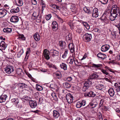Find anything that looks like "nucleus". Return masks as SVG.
<instances>
[{
  "mask_svg": "<svg viewBox=\"0 0 120 120\" xmlns=\"http://www.w3.org/2000/svg\"><path fill=\"white\" fill-rule=\"evenodd\" d=\"M110 47V46L109 45H103L101 48V50L103 52H105L109 49Z\"/></svg>",
  "mask_w": 120,
  "mask_h": 120,
  "instance_id": "13",
  "label": "nucleus"
},
{
  "mask_svg": "<svg viewBox=\"0 0 120 120\" xmlns=\"http://www.w3.org/2000/svg\"><path fill=\"white\" fill-rule=\"evenodd\" d=\"M66 99L68 103H71L73 102V97L71 94L68 93L66 95Z\"/></svg>",
  "mask_w": 120,
  "mask_h": 120,
  "instance_id": "5",
  "label": "nucleus"
},
{
  "mask_svg": "<svg viewBox=\"0 0 120 120\" xmlns=\"http://www.w3.org/2000/svg\"><path fill=\"white\" fill-rule=\"evenodd\" d=\"M76 31L79 34H80L82 32V29L80 28H79Z\"/></svg>",
  "mask_w": 120,
  "mask_h": 120,
  "instance_id": "60",
  "label": "nucleus"
},
{
  "mask_svg": "<svg viewBox=\"0 0 120 120\" xmlns=\"http://www.w3.org/2000/svg\"><path fill=\"white\" fill-rule=\"evenodd\" d=\"M41 70L43 72H46L47 71V69H45V68H41Z\"/></svg>",
  "mask_w": 120,
  "mask_h": 120,
  "instance_id": "62",
  "label": "nucleus"
},
{
  "mask_svg": "<svg viewBox=\"0 0 120 120\" xmlns=\"http://www.w3.org/2000/svg\"><path fill=\"white\" fill-rule=\"evenodd\" d=\"M68 37L69 38L68 39L69 40H70L71 39V34H69L68 35Z\"/></svg>",
  "mask_w": 120,
  "mask_h": 120,
  "instance_id": "64",
  "label": "nucleus"
},
{
  "mask_svg": "<svg viewBox=\"0 0 120 120\" xmlns=\"http://www.w3.org/2000/svg\"><path fill=\"white\" fill-rule=\"evenodd\" d=\"M116 18L112 16L111 15H110L109 16V19H110L111 21H112L114 20Z\"/></svg>",
  "mask_w": 120,
  "mask_h": 120,
  "instance_id": "53",
  "label": "nucleus"
},
{
  "mask_svg": "<svg viewBox=\"0 0 120 120\" xmlns=\"http://www.w3.org/2000/svg\"><path fill=\"white\" fill-rule=\"evenodd\" d=\"M99 0L102 4H106L108 1V0Z\"/></svg>",
  "mask_w": 120,
  "mask_h": 120,
  "instance_id": "47",
  "label": "nucleus"
},
{
  "mask_svg": "<svg viewBox=\"0 0 120 120\" xmlns=\"http://www.w3.org/2000/svg\"><path fill=\"white\" fill-rule=\"evenodd\" d=\"M7 96L6 95L2 94L0 97V103L4 102L6 100Z\"/></svg>",
  "mask_w": 120,
  "mask_h": 120,
  "instance_id": "19",
  "label": "nucleus"
},
{
  "mask_svg": "<svg viewBox=\"0 0 120 120\" xmlns=\"http://www.w3.org/2000/svg\"><path fill=\"white\" fill-rule=\"evenodd\" d=\"M68 47L71 53H73L75 51L74 46L73 43H71L68 45Z\"/></svg>",
  "mask_w": 120,
  "mask_h": 120,
  "instance_id": "18",
  "label": "nucleus"
},
{
  "mask_svg": "<svg viewBox=\"0 0 120 120\" xmlns=\"http://www.w3.org/2000/svg\"><path fill=\"white\" fill-rule=\"evenodd\" d=\"M98 120H103L102 115L101 114L98 115Z\"/></svg>",
  "mask_w": 120,
  "mask_h": 120,
  "instance_id": "56",
  "label": "nucleus"
},
{
  "mask_svg": "<svg viewBox=\"0 0 120 120\" xmlns=\"http://www.w3.org/2000/svg\"><path fill=\"white\" fill-rule=\"evenodd\" d=\"M108 93L111 97H113L114 95L115 92L112 88H110L108 90Z\"/></svg>",
  "mask_w": 120,
  "mask_h": 120,
  "instance_id": "25",
  "label": "nucleus"
},
{
  "mask_svg": "<svg viewBox=\"0 0 120 120\" xmlns=\"http://www.w3.org/2000/svg\"><path fill=\"white\" fill-rule=\"evenodd\" d=\"M3 31L4 33H10L12 31V29L11 28H5L3 29Z\"/></svg>",
  "mask_w": 120,
  "mask_h": 120,
  "instance_id": "33",
  "label": "nucleus"
},
{
  "mask_svg": "<svg viewBox=\"0 0 120 120\" xmlns=\"http://www.w3.org/2000/svg\"><path fill=\"white\" fill-rule=\"evenodd\" d=\"M86 104V101L84 100L80 101L77 102L76 106L77 108H79L84 106Z\"/></svg>",
  "mask_w": 120,
  "mask_h": 120,
  "instance_id": "6",
  "label": "nucleus"
},
{
  "mask_svg": "<svg viewBox=\"0 0 120 120\" xmlns=\"http://www.w3.org/2000/svg\"><path fill=\"white\" fill-rule=\"evenodd\" d=\"M52 27L53 30L54 31H56L58 29V25L56 22L55 21L52 23Z\"/></svg>",
  "mask_w": 120,
  "mask_h": 120,
  "instance_id": "16",
  "label": "nucleus"
},
{
  "mask_svg": "<svg viewBox=\"0 0 120 120\" xmlns=\"http://www.w3.org/2000/svg\"><path fill=\"white\" fill-rule=\"evenodd\" d=\"M7 12V11L5 9H0V18L4 17L6 15Z\"/></svg>",
  "mask_w": 120,
  "mask_h": 120,
  "instance_id": "14",
  "label": "nucleus"
},
{
  "mask_svg": "<svg viewBox=\"0 0 120 120\" xmlns=\"http://www.w3.org/2000/svg\"><path fill=\"white\" fill-rule=\"evenodd\" d=\"M46 64L47 65L48 67L49 68H56L55 66L54 65L50 63V62H46Z\"/></svg>",
  "mask_w": 120,
  "mask_h": 120,
  "instance_id": "35",
  "label": "nucleus"
},
{
  "mask_svg": "<svg viewBox=\"0 0 120 120\" xmlns=\"http://www.w3.org/2000/svg\"><path fill=\"white\" fill-rule=\"evenodd\" d=\"M36 89L38 91H41L43 89V88L42 86L38 84H37L36 85Z\"/></svg>",
  "mask_w": 120,
  "mask_h": 120,
  "instance_id": "40",
  "label": "nucleus"
},
{
  "mask_svg": "<svg viewBox=\"0 0 120 120\" xmlns=\"http://www.w3.org/2000/svg\"><path fill=\"white\" fill-rule=\"evenodd\" d=\"M23 53V49H21L20 50L19 52H18L17 54V57H18L19 58L22 55Z\"/></svg>",
  "mask_w": 120,
  "mask_h": 120,
  "instance_id": "42",
  "label": "nucleus"
},
{
  "mask_svg": "<svg viewBox=\"0 0 120 120\" xmlns=\"http://www.w3.org/2000/svg\"><path fill=\"white\" fill-rule=\"evenodd\" d=\"M20 84H21L20 87L22 89L26 90L28 87V86L24 83H20Z\"/></svg>",
  "mask_w": 120,
  "mask_h": 120,
  "instance_id": "28",
  "label": "nucleus"
},
{
  "mask_svg": "<svg viewBox=\"0 0 120 120\" xmlns=\"http://www.w3.org/2000/svg\"><path fill=\"white\" fill-rule=\"evenodd\" d=\"M19 11V8L16 6H13L12 7V9L11 10L10 12L12 13H18Z\"/></svg>",
  "mask_w": 120,
  "mask_h": 120,
  "instance_id": "10",
  "label": "nucleus"
},
{
  "mask_svg": "<svg viewBox=\"0 0 120 120\" xmlns=\"http://www.w3.org/2000/svg\"><path fill=\"white\" fill-rule=\"evenodd\" d=\"M90 79H88L85 82L84 84V86L82 88V90L83 91L85 92L86 90L90 89V87L92 85V82L90 80Z\"/></svg>",
  "mask_w": 120,
  "mask_h": 120,
  "instance_id": "1",
  "label": "nucleus"
},
{
  "mask_svg": "<svg viewBox=\"0 0 120 120\" xmlns=\"http://www.w3.org/2000/svg\"><path fill=\"white\" fill-rule=\"evenodd\" d=\"M10 21L12 22L15 23L19 21V18L16 16H12L10 19Z\"/></svg>",
  "mask_w": 120,
  "mask_h": 120,
  "instance_id": "20",
  "label": "nucleus"
},
{
  "mask_svg": "<svg viewBox=\"0 0 120 120\" xmlns=\"http://www.w3.org/2000/svg\"><path fill=\"white\" fill-rule=\"evenodd\" d=\"M101 72L104 74H105L107 75H109V74L108 73L107 71L106 70H104L103 69H102L101 70Z\"/></svg>",
  "mask_w": 120,
  "mask_h": 120,
  "instance_id": "48",
  "label": "nucleus"
},
{
  "mask_svg": "<svg viewBox=\"0 0 120 120\" xmlns=\"http://www.w3.org/2000/svg\"><path fill=\"white\" fill-rule=\"evenodd\" d=\"M60 67L64 71L66 70L67 69V66L66 64L64 63H62L60 64Z\"/></svg>",
  "mask_w": 120,
  "mask_h": 120,
  "instance_id": "29",
  "label": "nucleus"
},
{
  "mask_svg": "<svg viewBox=\"0 0 120 120\" xmlns=\"http://www.w3.org/2000/svg\"><path fill=\"white\" fill-rule=\"evenodd\" d=\"M19 34V38L21 39L22 40H25V38L24 37V35L23 34Z\"/></svg>",
  "mask_w": 120,
  "mask_h": 120,
  "instance_id": "46",
  "label": "nucleus"
},
{
  "mask_svg": "<svg viewBox=\"0 0 120 120\" xmlns=\"http://www.w3.org/2000/svg\"><path fill=\"white\" fill-rule=\"evenodd\" d=\"M92 16L93 17L97 18L98 17L99 14L98 13V10L96 8H95L92 10Z\"/></svg>",
  "mask_w": 120,
  "mask_h": 120,
  "instance_id": "9",
  "label": "nucleus"
},
{
  "mask_svg": "<svg viewBox=\"0 0 120 120\" xmlns=\"http://www.w3.org/2000/svg\"><path fill=\"white\" fill-rule=\"evenodd\" d=\"M75 57H74L73 55L71 57H69L67 60V63L71 64H72L73 63H74L75 64H76L75 59Z\"/></svg>",
  "mask_w": 120,
  "mask_h": 120,
  "instance_id": "8",
  "label": "nucleus"
},
{
  "mask_svg": "<svg viewBox=\"0 0 120 120\" xmlns=\"http://www.w3.org/2000/svg\"><path fill=\"white\" fill-rule=\"evenodd\" d=\"M42 5V8L41 10L42 11L41 12V14H42L43 13V11L44 10V8H45V4H44Z\"/></svg>",
  "mask_w": 120,
  "mask_h": 120,
  "instance_id": "58",
  "label": "nucleus"
},
{
  "mask_svg": "<svg viewBox=\"0 0 120 120\" xmlns=\"http://www.w3.org/2000/svg\"><path fill=\"white\" fill-rule=\"evenodd\" d=\"M106 18L105 15H103L100 18V19L101 20L103 21L106 19Z\"/></svg>",
  "mask_w": 120,
  "mask_h": 120,
  "instance_id": "55",
  "label": "nucleus"
},
{
  "mask_svg": "<svg viewBox=\"0 0 120 120\" xmlns=\"http://www.w3.org/2000/svg\"><path fill=\"white\" fill-rule=\"evenodd\" d=\"M93 67L94 68H99L102 65L101 64H93Z\"/></svg>",
  "mask_w": 120,
  "mask_h": 120,
  "instance_id": "51",
  "label": "nucleus"
},
{
  "mask_svg": "<svg viewBox=\"0 0 120 120\" xmlns=\"http://www.w3.org/2000/svg\"><path fill=\"white\" fill-rule=\"evenodd\" d=\"M94 31L96 32H99V29L98 28H95L94 30Z\"/></svg>",
  "mask_w": 120,
  "mask_h": 120,
  "instance_id": "61",
  "label": "nucleus"
},
{
  "mask_svg": "<svg viewBox=\"0 0 120 120\" xmlns=\"http://www.w3.org/2000/svg\"><path fill=\"white\" fill-rule=\"evenodd\" d=\"M90 105L92 107L91 108H94L97 105V103L96 104H94L93 103H91Z\"/></svg>",
  "mask_w": 120,
  "mask_h": 120,
  "instance_id": "52",
  "label": "nucleus"
},
{
  "mask_svg": "<svg viewBox=\"0 0 120 120\" xmlns=\"http://www.w3.org/2000/svg\"><path fill=\"white\" fill-rule=\"evenodd\" d=\"M52 56L54 57H58L59 55V52L56 50H52Z\"/></svg>",
  "mask_w": 120,
  "mask_h": 120,
  "instance_id": "26",
  "label": "nucleus"
},
{
  "mask_svg": "<svg viewBox=\"0 0 120 120\" xmlns=\"http://www.w3.org/2000/svg\"><path fill=\"white\" fill-rule=\"evenodd\" d=\"M114 86L117 92V94L120 96V84L118 83H115Z\"/></svg>",
  "mask_w": 120,
  "mask_h": 120,
  "instance_id": "12",
  "label": "nucleus"
},
{
  "mask_svg": "<svg viewBox=\"0 0 120 120\" xmlns=\"http://www.w3.org/2000/svg\"><path fill=\"white\" fill-rule=\"evenodd\" d=\"M68 52V50L67 49H65L64 50V53L62 55V57L63 58H65L67 56Z\"/></svg>",
  "mask_w": 120,
  "mask_h": 120,
  "instance_id": "37",
  "label": "nucleus"
},
{
  "mask_svg": "<svg viewBox=\"0 0 120 120\" xmlns=\"http://www.w3.org/2000/svg\"><path fill=\"white\" fill-rule=\"evenodd\" d=\"M11 102L14 104L17 105L19 102V100L18 98H13L11 99Z\"/></svg>",
  "mask_w": 120,
  "mask_h": 120,
  "instance_id": "34",
  "label": "nucleus"
},
{
  "mask_svg": "<svg viewBox=\"0 0 120 120\" xmlns=\"http://www.w3.org/2000/svg\"><path fill=\"white\" fill-rule=\"evenodd\" d=\"M56 75L57 78L58 79H60L61 78V75L60 73V72H59V73L56 72Z\"/></svg>",
  "mask_w": 120,
  "mask_h": 120,
  "instance_id": "44",
  "label": "nucleus"
},
{
  "mask_svg": "<svg viewBox=\"0 0 120 120\" xmlns=\"http://www.w3.org/2000/svg\"><path fill=\"white\" fill-rule=\"evenodd\" d=\"M30 48H28L27 49V51L26 52V56L28 57L29 55H28V54L30 53Z\"/></svg>",
  "mask_w": 120,
  "mask_h": 120,
  "instance_id": "50",
  "label": "nucleus"
},
{
  "mask_svg": "<svg viewBox=\"0 0 120 120\" xmlns=\"http://www.w3.org/2000/svg\"><path fill=\"white\" fill-rule=\"evenodd\" d=\"M70 8L72 12H74L76 9L75 5L74 4H72L71 5Z\"/></svg>",
  "mask_w": 120,
  "mask_h": 120,
  "instance_id": "38",
  "label": "nucleus"
},
{
  "mask_svg": "<svg viewBox=\"0 0 120 120\" xmlns=\"http://www.w3.org/2000/svg\"><path fill=\"white\" fill-rule=\"evenodd\" d=\"M46 64L47 65L48 67L49 68H56L55 66L54 65L50 63V62H46Z\"/></svg>",
  "mask_w": 120,
  "mask_h": 120,
  "instance_id": "36",
  "label": "nucleus"
},
{
  "mask_svg": "<svg viewBox=\"0 0 120 120\" xmlns=\"http://www.w3.org/2000/svg\"><path fill=\"white\" fill-rule=\"evenodd\" d=\"M72 79V78L71 77H69L67 78L66 80L67 81H70Z\"/></svg>",
  "mask_w": 120,
  "mask_h": 120,
  "instance_id": "59",
  "label": "nucleus"
},
{
  "mask_svg": "<svg viewBox=\"0 0 120 120\" xmlns=\"http://www.w3.org/2000/svg\"><path fill=\"white\" fill-rule=\"evenodd\" d=\"M63 85L65 88H69L71 86L67 82L64 83Z\"/></svg>",
  "mask_w": 120,
  "mask_h": 120,
  "instance_id": "41",
  "label": "nucleus"
},
{
  "mask_svg": "<svg viewBox=\"0 0 120 120\" xmlns=\"http://www.w3.org/2000/svg\"><path fill=\"white\" fill-rule=\"evenodd\" d=\"M29 103L30 107L32 108H35L37 105V102L35 101L30 100Z\"/></svg>",
  "mask_w": 120,
  "mask_h": 120,
  "instance_id": "11",
  "label": "nucleus"
},
{
  "mask_svg": "<svg viewBox=\"0 0 120 120\" xmlns=\"http://www.w3.org/2000/svg\"><path fill=\"white\" fill-rule=\"evenodd\" d=\"M83 25L87 30H89L90 28V26L87 23L84 22L83 23Z\"/></svg>",
  "mask_w": 120,
  "mask_h": 120,
  "instance_id": "43",
  "label": "nucleus"
},
{
  "mask_svg": "<svg viewBox=\"0 0 120 120\" xmlns=\"http://www.w3.org/2000/svg\"><path fill=\"white\" fill-rule=\"evenodd\" d=\"M95 94L93 92L91 91L85 94H84V96L85 97H93L95 96Z\"/></svg>",
  "mask_w": 120,
  "mask_h": 120,
  "instance_id": "21",
  "label": "nucleus"
},
{
  "mask_svg": "<svg viewBox=\"0 0 120 120\" xmlns=\"http://www.w3.org/2000/svg\"><path fill=\"white\" fill-rule=\"evenodd\" d=\"M103 87V86L101 84L98 85V86H96V89L100 90H102Z\"/></svg>",
  "mask_w": 120,
  "mask_h": 120,
  "instance_id": "45",
  "label": "nucleus"
},
{
  "mask_svg": "<svg viewBox=\"0 0 120 120\" xmlns=\"http://www.w3.org/2000/svg\"><path fill=\"white\" fill-rule=\"evenodd\" d=\"M59 45L61 49H64L66 46V42L63 41H60L59 42Z\"/></svg>",
  "mask_w": 120,
  "mask_h": 120,
  "instance_id": "22",
  "label": "nucleus"
},
{
  "mask_svg": "<svg viewBox=\"0 0 120 120\" xmlns=\"http://www.w3.org/2000/svg\"><path fill=\"white\" fill-rule=\"evenodd\" d=\"M51 95L52 97L54 98H56V95L55 93L52 94H51Z\"/></svg>",
  "mask_w": 120,
  "mask_h": 120,
  "instance_id": "63",
  "label": "nucleus"
},
{
  "mask_svg": "<svg viewBox=\"0 0 120 120\" xmlns=\"http://www.w3.org/2000/svg\"><path fill=\"white\" fill-rule=\"evenodd\" d=\"M53 115L55 119L57 118L60 116V114L57 111L54 110L53 111Z\"/></svg>",
  "mask_w": 120,
  "mask_h": 120,
  "instance_id": "24",
  "label": "nucleus"
},
{
  "mask_svg": "<svg viewBox=\"0 0 120 120\" xmlns=\"http://www.w3.org/2000/svg\"><path fill=\"white\" fill-rule=\"evenodd\" d=\"M49 53V52L48 50L46 49L44 50L43 52L44 56L45 58L47 60H48L50 59Z\"/></svg>",
  "mask_w": 120,
  "mask_h": 120,
  "instance_id": "17",
  "label": "nucleus"
},
{
  "mask_svg": "<svg viewBox=\"0 0 120 120\" xmlns=\"http://www.w3.org/2000/svg\"><path fill=\"white\" fill-rule=\"evenodd\" d=\"M112 9L113 10V11H114V12L117 11V12L120 11L118 8L117 7L116 5H114L112 7Z\"/></svg>",
  "mask_w": 120,
  "mask_h": 120,
  "instance_id": "32",
  "label": "nucleus"
},
{
  "mask_svg": "<svg viewBox=\"0 0 120 120\" xmlns=\"http://www.w3.org/2000/svg\"><path fill=\"white\" fill-rule=\"evenodd\" d=\"M34 37L35 40L36 41H38L40 40V36L38 33H35L34 35Z\"/></svg>",
  "mask_w": 120,
  "mask_h": 120,
  "instance_id": "30",
  "label": "nucleus"
},
{
  "mask_svg": "<svg viewBox=\"0 0 120 120\" xmlns=\"http://www.w3.org/2000/svg\"><path fill=\"white\" fill-rule=\"evenodd\" d=\"M23 72L22 70L20 68H18L17 69L16 71V73L19 75H21L22 72Z\"/></svg>",
  "mask_w": 120,
  "mask_h": 120,
  "instance_id": "39",
  "label": "nucleus"
},
{
  "mask_svg": "<svg viewBox=\"0 0 120 120\" xmlns=\"http://www.w3.org/2000/svg\"><path fill=\"white\" fill-rule=\"evenodd\" d=\"M97 56L99 58L103 60L105 58L106 56L105 55L102 53H99L97 54Z\"/></svg>",
  "mask_w": 120,
  "mask_h": 120,
  "instance_id": "27",
  "label": "nucleus"
},
{
  "mask_svg": "<svg viewBox=\"0 0 120 120\" xmlns=\"http://www.w3.org/2000/svg\"><path fill=\"white\" fill-rule=\"evenodd\" d=\"M37 0H32V3L34 5H35L37 4Z\"/></svg>",
  "mask_w": 120,
  "mask_h": 120,
  "instance_id": "57",
  "label": "nucleus"
},
{
  "mask_svg": "<svg viewBox=\"0 0 120 120\" xmlns=\"http://www.w3.org/2000/svg\"><path fill=\"white\" fill-rule=\"evenodd\" d=\"M83 38L86 42L90 41L92 38L91 35L88 33H86L84 34Z\"/></svg>",
  "mask_w": 120,
  "mask_h": 120,
  "instance_id": "4",
  "label": "nucleus"
},
{
  "mask_svg": "<svg viewBox=\"0 0 120 120\" xmlns=\"http://www.w3.org/2000/svg\"><path fill=\"white\" fill-rule=\"evenodd\" d=\"M40 11L39 9L38 11V13L36 12H34L32 14V17H34V19H37L38 20V22H40L41 21V15L40 13Z\"/></svg>",
  "mask_w": 120,
  "mask_h": 120,
  "instance_id": "2",
  "label": "nucleus"
},
{
  "mask_svg": "<svg viewBox=\"0 0 120 120\" xmlns=\"http://www.w3.org/2000/svg\"><path fill=\"white\" fill-rule=\"evenodd\" d=\"M84 10L88 14H91L92 13L93 8L92 7H85L84 8Z\"/></svg>",
  "mask_w": 120,
  "mask_h": 120,
  "instance_id": "7",
  "label": "nucleus"
},
{
  "mask_svg": "<svg viewBox=\"0 0 120 120\" xmlns=\"http://www.w3.org/2000/svg\"><path fill=\"white\" fill-rule=\"evenodd\" d=\"M99 77V75L97 74H93L91 75L90 79H97Z\"/></svg>",
  "mask_w": 120,
  "mask_h": 120,
  "instance_id": "31",
  "label": "nucleus"
},
{
  "mask_svg": "<svg viewBox=\"0 0 120 120\" xmlns=\"http://www.w3.org/2000/svg\"><path fill=\"white\" fill-rule=\"evenodd\" d=\"M5 72L8 74L12 73L14 71V67L12 66H7L5 69Z\"/></svg>",
  "mask_w": 120,
  "mask_h": 120,
  "instance_id": "3",
  "label": "nucleus"
},
{
  "mask_svg": "<svg viewBox=\"0 0 120 120\" xmlns=\"http://www.w3.org/2000/svg\"><path fill=\"white\" fill-rule=\"evenodd\" d=\"M51 17V14H49L48 15H46L45 17V18L47 20H48L50 19Z\"/></svg>",
  "mask_w": 120,
  "mask_h": 120,
  "instance_id": "49",
  "label": "nucleus"
},
{
  "mask_svg": "<svg viewBox=\"0 0 120 120\" xmlns=\"http://www.w3.org/2000/svg\"><path fill=\"white\" fill-rule=\"evenodd\" d=\"M7 47V44L3 41H1L0 43V50H5Z\"/></svg>",
  "mask_w": 120,
  "mask_h": 120,
  "instance_id": "15",
  "label": "nucleus"
},
{
  "mask_svg": "<svg viewBox=\"0 0 120 120\" xmlns=\"http://www.w3.org/2000/svg\"><path fill=\"white\" fill-rule=\"evenodd\" d=\"M104 102V100L102 99H101L100 101L99 105V108H100L103 105Z\"/></svg>",
  "mask_w": 120,
  "mask_h": 120,
  "instance_id": "54",
  "label": "nucleus"
},
{
  "mask_svg": "<svg viewBox=\"0 0 120 120\" xmlns=\"http://www.w3.org/2000/svg\"><path fill=\"white\" fill-rule=\"evenodd\" d=\"M16 4L19 6H22L23 3V0H15Z\"/></svg>",
  "mask_w": 120,
  "mask_h": 120,
  "instance_id": "23",
  "label": "nucleus"
}]
</instances>
